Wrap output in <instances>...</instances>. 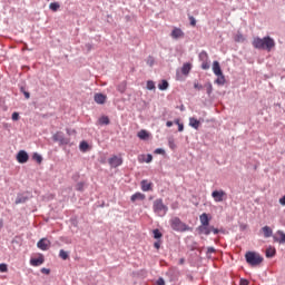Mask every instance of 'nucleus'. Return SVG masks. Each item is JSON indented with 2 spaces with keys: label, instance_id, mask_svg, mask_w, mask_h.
Returning <instances> with one entry per match:
<instances>
[{
  "label": "nucleus",
  "instance_id": "a211bd4d",
  "mask_svg": "<svg viewBox=\"0 0 285 285\" xmlns=\"http://www.w3.org/2000/svg\"><path fill=\"white\" fill-rule=\"evenodd\" d=\"M94 101H96L97 105H104L106 96L104 94H96V96H94Z\"/></svg>",
  "mask_w": 285,
  "mask_h": 285
},
{
  "label": "nucleus",
  "instance_id": "a878e982",
  "mask_svg": "<svg viewBox=\"0 0 285 285\" xmlns=\"http://www.w3.org/2000/svg\"><path fill=\"white\" fill-rule=\"evenodd\" d=\"M218 76L215 80V83L217 86H224L226 83V77L222 73V75H216Z\"/></svg>",
  "mask_w": 285,
  "mask_h": 285
},
{
  "label": "nucleus",
  "instance_id": "a18cd8bd",
  "mask_svg": "<svg viewBox=\"0 0 285 285\" xmlns=\"http://www.w3.org/2000/svg\"><path fill=\"white\" fill-rule=\"evenodd\" d=\"M196 90H203V85H199L198 82H195V85L193 86Z\"/></svg>",
  "mask_w": 285,
  "mask_h": 285
},
{
  "label": "nucleus",
  "instance_id": "c756f323",
  "mask_svg": "<svg viewBox=\"0 0 285 285\" xmlns=\"http://www.w3.org/2000/svg\"><path fill=\"white\" fill-rule=\"evenodd\" d=\"M60 4L58 2L49 3V10H51L52 12H58Z\"/></svg>",
  "mask_w": 285,
  "mask_h": 285
},
{
  "label": "nucleus",
  "instance_id": "3c124183",
  "mask_svg": "<svg viewBox=\"0 0 285 285\" xmlns=\"http://www.w3.org/2000/svg\"><path fill=\"white\" fill-rule=\"evenodd\" d=\"M86 51H91L92 50V45L91 43H86L85 45Z\"/></svg>",
  "mask_w": 285,
  "mask_h": 285
},
{
  "label": "nucleus",
  "instance_id": "aec40b11",
  "mask_svg": "<svg viewBox=\"0 0 285 285\" xmlns=\"http://www.w3.org/2000/svg\"><path fill=\"white\" fill-rule=\"evenodd\" d=\"M262 233H263V237H265V238H269L273 236V229L269 228V226H264L262 228Z\"/></svg>",
  "mask_w": 285,
  "mask_h": 285
},
{
  "label": "nucleus",
  "instance_id": "39448f33",
  "mask_svg": "<svg viewBox=\"0 0 285 285\" xmlns=\"http://www.w3.org/2000/svg\"><path fill=\"white\" fill-rule=\"evenodd\" d=\"M213 199H215V203H223L224 200H227V193L223 189L215 190L212 193Z\"/></svg>",
  "mask_w": 285,
  "mask_h": 285
},
{
  "label": "nucleus",
  "instance_id": "6e6552de",
  "mask_svg": "<svg viewBox=\"0 0 285 285\" xmlns=\"http://www.w3.org/2000/svg\"><path fill=\"white\" fill-rule=\"evenodd\" d=\"M108 164L110 168H119L121 165H124V159L118 156H112L109 158Z\"/></svg>",
  "mask_w": 285,
  "mask_h": 285
},
{
  "label": "nucleus",
  "instance_id": "c9c22d12",
  "mask_svg": "<svg viewBox=\"0 0 285 285\" xmlns=\"http://www.w3.org/2000/svg\"><path fill=\"white\" fill-rule=\"evenodd\" d=\"M146 88L150 91L155 90V82L153 80L147 81Z\"/></svg>",
  "mask_w": 285,
  "mask_h": 285
},
{
  "label": "nucleus",
  "instance_id": "9b49d317",
  "mask_svg": "<svg viewBox=\"0 0 285 285\" xmlns=\"http://www.w3.org/2000/svg\"><path fill=\"white\" fill-rule=\"evenodd\" d=\"M29 200V195L27 193H19L16 197L14 204H26Z\"/></svg>",
  "mask_w": 285,
  "mask_h": 285
},
{
  "label": "nucleus",
  "instance_id": "8fccbe9b",
  "mask_svg": "<svg viewBox=\"0 0 285 285\" xmlns=\"http://www.w3.org/2000/svg\"><path fill=\"white\" fill-rule=\"evenodd\" d=\"M188 20L190 21V26L195 27L196 26V20L194 17H189Z\"/></svg>",
  "mask_w": 285,
  "mask_h": 285
},
{
  "label": "nucleus",
  "instance_id": "13d9d810",
  "mask_svg": "<svg viewBox=\"0 0 285 285\" xmlns=\"http://www.w3.org/2000/svg\"><path fill=\"white\" fill-rule=\"evenodd\" d=\"M168 144L170 145V148L174 149V141L173 140H168Z\"/></svg>",
  "mask_w": 285,
  "mask_h": 285
},
{
  "label": "nucleus",
  "instance_id": "79ce46f5",
  "mask_svg": "<svg viewBox=\"0 0 285 285\" xmlns=\"http://www.w3.org/2000/svg\"><path fill=\"white\" fill-rule=\"evenodd\" d=\"M165 153H166V151H165V149H163V148H156V149H155V154H156V155H165Z\"/></svg>",
  "mask_w": 285,
  "mask_h": 285
},
{
  "label": "nucleus",
  "instance_id": "680f3d73",
  "mask_svg": "<svg viewBox=\"0 0 285 285\" xmlns=\"http://www.w3.org/2000/svg\"><path fill=\"white\" fill-rule=\"evenodd\" d=\"M67 132H68V135H70V130L69 129H67Z\"/></svg>",
  "mask_w": 285,
  "mask_h": 285
},
{
  "label": "nucleus",
  "instance_id": "1a4fd4ad",
  "mask_svg": "<svg viewBox=\"0 0 285 285\" xmlns=\"http://www.w3.org/2000/svg\"><path fill=\"white\" fill-rule=\"evenodd\" d=\"M214 228L213 225H199L196 230L199 235L209 236L212 234V229Z\"/></svg>",
  "mask_w": 285,
  "mask_h": 285
},
{
  "label": "nucleus",
  "instance_id": "0eeeda50",
  "mask_svg": "<svg viewBox=\"0 0 285 285\" xmlns=\"http://www.w3.org/2000/svg\"><path fill=\"white\" fill-rule=\"evenodd\" d=\"M52 140L56 142H59L60 145H68L69 140L66 138L62 131H58L55 135H52Z\"/></svg>",
  "mask_w": 285,
  "mask_h": 285
},
{
  "label": "nucleus",
  "instance_id": "bf43d9fd",
  "mask_svg": "<svg viewBox=\"0 0 285 285\" xmlns=\"http://www.w3.org/2000/svg\"><path fill=\"white\" fill-rule=\"evenodd\" d=\"M4 226V223L2 222V219H0V228H2Z\"/></svg>",
  "mask_w": 285,
  "mask_h": 285
},
{
  "label": "nucleus",
  "instance_id": "09e8293b",
  "mask_svg": "<svg viewBox=\"0 0 285 285\" xmlns=\"http://www.w3.org/2000/svg\"><path fill=\"white\" fill-rule=\"evenodd\" d=\"M249 282L247 278H240L239 285H248Z\"/></svg>",
  "mask_w": 285,
  "mask_h": 285
},
{
  "label": "nucleus",
  "instance_id": "c03bdc74",
  "mask_svg": "<svg viewBox=\"0 0 285 285\" xmlns=\"http://www.w3.org/2000/svg\"><path fill=\"white\" fill-rule=\"evenodd\" d=\"M165 278L159 277L158 281H156V285H165Z\"/></svg>",
  "mask_w": 285,
  "mask_h": 285
},
{
  "label": "nucleus",
  "instance_id": "9d476101",
  "mask_svg": "<svg viewBox=\"0 0 285 285\" xmlns=\"http://www.w3.org/2000/svg\"><path fill=\"white\" fill-rule=\"evenodd\" d=\"M16 159L19 164L23 165L27 161H29V154L26 150H19L18 155L16 156Z\"/></svg>",
  "mask_w": 285,
  "mask_h": 285
},
{
  "label": "nucleus",
  "instance_id": "f257e3e1",
  "mask_svg": "<svg viewBox=\"0 0 285 285\" xmlns=\"http://www.w3.org/2000/svg\"><path fill=\"white\" fill-rule=\"evenodd\" d=\"M253 47L256 48L257 50L272 51V49L276 47V42L269 36H265L263 37V39H261L259 37H256L253 40Z\"/></svg>",
  "mask_w": 285,
  "mask_h": 285
},
{
  "label": "nucleus",
  "instance_id": "7c9ffc66",
  "mask_svg": "<svg viewBox=\"0 0 285 285\" xmlns=\"http://www.w3.org/2000/svg\"><path fill=\"white\" fill-rule=\"evenodd\" d=\"M79 148H80L81 153H87V150L89 148V144L86 140H83L80 142Z\"/></svg>",
  "mask_w": 285,
  "mask_h": 285
},
{
  "label": "nucleus",
  "instance_id": "cd10ccee",
  "mask_svg": "<svg viewBox=\"0 0 285 285\" xmlns=\"http://www.w3.org/2000/svg\"><path fill=\"white\" fill-rule=\"evenodd\" d=\"M169 88V82L167 80H161L158 85V90L165 91Z\"/></svg>",
  "mask_w": 285,
  "mask_h": 285
},
{
  "label": "nucleus",
  "instance_id": "de8ad7c7",
  "mask_svg": "<svg viewBox=\"0 0 285 285\" xmlns=\"http://www.w3.org/2000/svg\"><path fill=\"white\" fill-rule=\"evenodd\" d=\"M40 273H42L45 275H50V269L43 267L42 269H40Z\"/></svg>",
  "mask_w": 285,
  "mask_h": 285
},
{
  "label": "nucleus",
  "instance_id": "412c9836",
  "mask_svg": "<svg viewBox=\"0 0 285 285\" xmlns=\"http://www.w3.org/2000/svg\"><path fill=\"white\" fill-rule=\"evenodd\" d=\"M278 238L275 237L274 240L278 244L285 245V233L282 230L277 232Z\"/></svg>",
  "mask_w": 285,
  "mask_h": 285
},
{
  "label": "nucleus",
  "instance_id": "72a5a7b5",
  "mask_svg": "<svg viewBox=\"0 0 285 285\" xmlns=\"http://www.w3.org/2000/svg\"><path fill=\"white\" fill-rule=\"evenodd\" d=\"M59 257L63 261H68L69 258V255H68V252L63 250V249H60L59 252Z\"/></svg>",
  "mask_w": 285,
  "mask_h": 285
},
{
  "label": "nucleus",
  "instance_id": "473e14b6",
  "mask_svg": "<svg viewBox=\"0 0 285 285\" xmlns=\"http://www.w3.org/2000/svg\"><path fill=\"white\" fill-rule=\"evenodd\" d=\"M118 92L125 94L126 92V81L120 82L117 87Z\"/></svg>",
  "mask_w": 285,
  "mask_h": 285
},
{
  "label": "nucleus",
  "instance_id": "6e6d98bb",
  "mask_svg": "<svg viewBox=\"0 0 285 285\" xmlns=\"http://www.w3.org/2000/svg\"><path fill=\"white\" fill-rule=\"evenodd\" d=\"M166 126H167V128H170V127L174 126V122H173V121H167V122H166Z\"/></svg>",
  "mask_w": 285,
  "mask_h": 285
},
{
  "label": "nucleus",
  "instance_id": "dca6fc26",
  "mask_svg": "<svg viewBox=\"0 0 285 285\" xmlns=\"http://www.w3.org/2000/svg\"><path fill=\"white\" fill-rule=\"evenodd\" d=\"M146 195L141 194L140 191L135 193L134 195L130 196V202L136 203L137 200H145Z\"/></svg>",
  "mask_w": 285,
  "mask_h": 285
},
{
  "label": "nucleus",
  "instance_id": "4468645a",
  "mask_svg": "<svg viewBox=\"0 0 285 285\" xmlns=\"http://www.w3.org/2000/svg\"><path fill=\"white\" fill-rule=\"evenodd\" d=\"M171 39L178 40L184 38V32L180 28H174L170 33Z\"/></svg>",
  "mask_w": 285,
  "mask_h": 285
},
{
  "label": "nucleus",
  "instance_id": "58836bf2",
  "mask_svg": "<svg viewBox=\"0 0 285 285\" xmlns=\"http://www.w3.org/2000/svg\"><path fill=\"white\" fill-rule=\"evenodd\" d=\"M175 124L178 125V131L181 132L184 130V125L179 122L178 119L175 120Z\"/></svg>",
  "mask_w": 285,
  "mask_h": 285
},
{
  "label": "nucleus",
  "instance_id": "5701e85b",
  "mask_svg": "<svg viewBox=\"0 0 285 285\" xmlns=\"http://www.w3.org/2000/svg\"><path fill=\"white\" fill-rule=\"evenodd\" d=\"M202 125V122H199V120H197L195 117H190L189 119V126L196 130H198L199 126Z\"/></svg>",
  "mask_w": 285,
  "mask_h": 285
},
{
  "label": "nucleus",
  "instance_id": "49530a36",
  "mask_svg": "<svg viewBox=\"0 0 285 285\" xmlns=\"http://www.w3.org/2000/svg\"><path fill=\"white\" fill-rule=\"evenodd\" d=\"M11 119H13V121H18L19 120V114L13 112V115H11Z\"/></svg>",
  "mask_w": 285,
  "mask_h": 285
},
{
  "label": "nucleus",
  "instance_id": "f03ea898",
  "mask_svg": "<svg viewBox=\"0 0 285 285\" xmlns=\"http://www.w3.org/2000/svg\"><path fill=\"white\" fill-rule=\"evenodd\" d=\"M170 227L171 229L178 233H185V232L191 230L189 225H186V223L181 222L179 217H174L170 219Z\"/></svg>",
  "mask_w": 285,
  "mask_h": 285
},
{
  "label": "nucleus",
  "instance_id": "20e7f679",
  "mask_svg": "<svg viewBox=\"0 0 285 285\" xmlns=\"http://www.w3.org/2000/svg\"><path fill=\"white\" fill-rule=\"evenodd\" d=\"M153 209L155 215H158V217H165L169 212V207L163 203V198H157L154 200Z\"/></svg>",
  "mask_w": 285,
  "mask_h": 285
},
{
  "label": "nucleus",
  "instance_id": "5fc2aeb1",
  "mask_svg": "<svg viewBox=\"0 0 285 285\" xmlns=\"http://www.w3.org/2000/svg\"><path fill=\"white\" fill-rule=\"evenodd\" d=\"M212 233H213V234H215V235H218V234H219V229H218V228L213 227V228H212Z\"/></svg>",
  "mask_w": 285,
  "mask_h": 285
},
{
  "label": "nucleus",
  "instance_id": "2f4dec72",
  "mask_svg": "<svg viewBox=\"0 0 285 285\" xmlns=\"http://www.w3.org/2000/svg\"><path fill=\"white\" fill-rule=\"evenodd\" d=\"M153 234H154V238L157 240H160L163 238V234L161 232H159L158 228L154 229Z\"/></svg>",
  "mask_w": 285,
  "mask_h": 285
},
{
  "label": "nucleus",
  "instance_id": "393cba45",
  "mask_svg": "<svg viewBox=\"0 0 285 285\" xmlns=\"http://www.w3.org/2000/svg\"><path fill=\"white\" fill-rule=\"evenodd\" d=\"M265 256H266V258H273L274 256H276V249L274 247L269 246L265 250Z\"/></svg>",
  "mask_w": 285,
  "mask_h": 285
},
{
  "label": "nucleus",
  "instance_id": "052dcab7",
  "mask_svg": "<svg viewBox=\"0 0 285 285\" xmlns=\"http://www.w3.org/2000/svg\"><path fill=\"white\" fill-rule=\"evenodd\" d=\"M179 264H184V258H180V259H179Z\"/></svg>",
  "mask_w": 285,
  "mask_h": 285
},
{
  "label": "nucleus",
  "instance_id": "f704fd0d",
  "mask_svg": "<svg viewBox=\"0 0 285 285\" xmlns=\"http://www.w3.org/2000/svg\"><path fill=\"white\" fill-rule=\"evenodd\" d=\"M204 87L207 90V95L212 96V92H213V85H212V82L205 83Z\"/></svg>",
  "mask_w": 285,
  "mask_h": 285
},
{
  "label": "nucleus",
  "instance_id": "4d7b16f0",
  "mask_svg": "<svg viewBox=\"0 0 285 285\" xmlns=\"http://www.w3.org/2000/svg\"><path fill=\"white\" fill-rule=\"evenodd\" d=\"M147 65H149L150 67H153V66H154V60H148V61H147Z\"/></svg>",
  "mask_w": 285,
  "mask_h": 285
},
{
  "label": "nucleus",
  "instance_id": "c85d7f7f",
  "mask_svg": "<svg viewBox=\"0 0 285 285\" xmlns=\"http://www.w3.org/2000/svg\"><path fill=\"white\" fill-rule=\"evenodd\" d=\"M32 160H35L36 163H38V165H41L43 161V158L41 155H39L38 153L32 154Z\"/></svg>",
  "mask_w": 285,
  "mask_h": 285
},
{
  "label": "nucleus",
  "instance_id": "603ef678",
  "mask_svg": "<svg viewBox=\"0 0 285 285\" xmlns=\"http://www.w3.org/2000/svg\"><path fill=\"white\" fill-rule=\"evenodd\" d=\"M153 161V155H147L146 163L149 164Z\"/></svg>",
  "mask_w": 285,
  "mask_h": 285
},
{
  "label": "nucleus",
  "instance_id": "423d86ee",
  "mask_svg": "<svg viewBox=\"0 0 285 285\" xmlns=\"http://www.w3.org/2000/svg\"><path fill=\"white\" fill-rule=\"evenodd\" d=\"M199 61L203 62L200 65V68H203V70H208L210 68V62L208 61V53H207V51H200V53H199Z\"/></svg>",
  "mask_w": 285,
  "mask_h": 285
},
{
  "label": "nucleus",
  "instance_id": "e433bc0d",
  "mask_svg": "<svg viewBox=\"0 0 285 285\" xmlns=\"http://www.w3.org/2000/svg\"><path fill=\"white\" fill-rule=\"evenodd\" d=\"M85 183L80 181L76 184V191H83Z\"/></svg>",
  "mask_w": 285,
  "mask_h": 285
},
{
  "label": "nucleus",
  "instance_id": "a19ab883",
  "mask_svg": "<svg viewBox=\"0 0 285 285\" xmlns=\"http://www.w3.org/2000/svg\"><path fill=\"white\" fill-rule=\"evenodd\" d=\"M9 269L7 267V264H0V272L1 273H7Z\"/></svg>",
  "mask_w": 285,
  "mask_h": 285
},
{
  "label": "nucleus",
  "instance_id": "bb28decb",
  "mask_svg": "<svg viewBox=\"0 0 285 285\" xmlns=\"http://www.w3.org/2000/svg\"><path fill=\"white\" fill-rule=\"evenodd\" d=\"M110 120L108 116H102L100 118H98V125L100 126H109Z\"/></svg>",
  "mask_w": 285,
  "mask_h": 285
},
{
  "label": "nucleus",
  "instance_id": "f8f14e48",
  "mask_svg": "<svg viewBox=\"0 0 285 285\" xmlns=\"http://www.w3.org/2000/svg\"><path fill=\"white\" fill-rule=\"evenodd\" d=\"M38 248L42 252H47L50 248V240L42 238L38 242Z\"/></svg>",
  "mask_w": 285,
  "mask_h": 285
},
{
  "label": "nucleus",
  "instance_id": "6ab92c4d",
  "mask_svg": "<svg viewBox=\"0 0 285 285\" xmlns=\"http://www.w3.org/2000/svg\"><path fill=\"white\" fill-rule=\"evenodd\" d=\"M153 190V183L148 180H141V191H151Z\"/></svg>",
  "mask_w": 285,
  "mask_h": 285
},
{
  "label": "nucleus",
  "instance_id": "ea45409f",
  "mask_svg": "<svg viewBox=\"0 0 285 285\" xmlns=\"http://www.w3.org/2000/svg\"><path fill=\"white\" fill-rule=\"evenodd\" d=\"M216 252L215 247L207 248V257L210 258V255Z\"/></svg>",
  "mask_w": 285,
  "mask_h": 285
},
{
  "label": "nucleus",
  "instance_id": "ddd939ff",
  "mask_svg": "<svg viewBox=\"0 0 285 285\" xmlns=\"http://www.w3.org/2000/svg\"><path fill=\"white\" fill-rule=\"evenodd\" d=\"M45 262H46V258L43 257L42 254H40L38 258L30 259V265L38 267V266H41Z\"/></svg>",
  "mask_w": 285,
  "mask_h": 285
},
{
  "label": "nucleus",
  "instance_id": "864d4df0",
  "mask_svg": "<svg viewBox=\"0 0 285 285\" xmlns=\"http://www.w3.org/2000/svg\"><path fill=\"white\" fill-rule=\"evenodd\" d=\"M278 203H279L282 206H285V196H283V197L278 200Z\"/></svg>",
  "mask_w": 285,
  "mask_h": 285
},
{
  "label": "nucleus",
  "instance_id": "37998d69",
  "mask_svg": "<svg viewBox=\"0 0 285 285\" xmlns=\"http://www.w3.org/2000/svg\"><path fill=\"white\" fill-rule=\"evenodd\" d=\"M161 240L160 239H158V240H156L155 243H154V247L156 248V249H159L160 247H161Z\"/></svg>",
  "mask_w": 285,
  "mask_h": 285
},
{
  "label": "nucleus",
  "instance_id": "b1692460",
  "mask_svg": "<svg viewBox=\"0 0 285 285\" xmlns=\"http://www.w3.org/2000/svg\"><path fill=\"white\" fill-rule=\"evenodd\" d=\"M137 137L140 139V140H148L149 138V132L145 129H141L138 131L137 134Z\"/></svg>",
  "mask_w": 285,
  "mask_h": 285
},
{
  "label": "nucleus",
  "instance_id": "f3484780",
  "mask_svg": "<svg viewBox=\"0 0 285 285\" xmlns=\"http://www.w3.org/2000/svg\"><path fill=\"white\" fill-rule=\"evenodd\" d=\"M213 73H215V76H222L223 75V70L220 69V65L217 60H215L213 62Z\"/></svg>",
  "mask_w": 285,
  "mask_h": 285
},
{
  "label": "nucleus",
  "instance_id": "4c0bfd02",
  "mask_svg": "<svg viewBox=\"0 0 285 285\" xmlns=\"http://www.w3.org/2000/svg\"><path fill=\"white\" fill-rule=\"evenodd\" d=\"M20 92L23 94L24 99H30V92L26 91V89L23 87H20Z\"/></svg>",
  "mask_w": 285,
  "mask_h": 285
},
{
  "label": "nucleus",
  "instance_id": "2eb2a0df",
  "mask_svg": "<svg viewBox=\"0 0 285 285\" xmlns=\"http://www.w3.org/2000/svg\"><path fill=\"white\" fill-rule=\"evenodd\" d=\"M200 226H210V217L207 213H203L199 216Z\"/></svg>",
  "mask_w": 285,
  "mask_h": 285
},
{
  "label": "nucleus",
  "instance_id": "7ed1b4c3",
  "mask_svg": "<svg viewBox=\"0 0 285 285\" xmlns=\"http://www.w3.org/2000/svg\"><path fill=\"white\" fill-rule=\"evenodd\" d=\"M245 261H246V264L255 267V266H259L262 262H264V258L256 252H246Z\"/></svg>",
  "mask_w": 285,
  "mask_h": 285
},
{
  "label": "nucleus",
  "instance_id": "4be33fe9",
  "mask_svg": "<svg viewBox=\"0 0 285 285\" xmlns=\"http://www.w3.org/2000/svg\"><path fill=\"white\" fill-rule=\"evenodd\" d=\"M190 70H191V65H190V62H185V63L183 65V68H180V72H183L184 76L189 75Z\"/></svg>",
  "mask_w": 285,
  "mask_h": 285
}]
</instances>
